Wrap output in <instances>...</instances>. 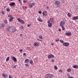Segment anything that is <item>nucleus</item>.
I'll return each mask as SVG.
<instances>
[{"label":"nucleus","instance_id":"a18cd8bd","mask_svg":"<svg viewBox=\"0 0 78 78\" xmlns=\"http://www.w3.org/2000/svg\"><path fill=\"white\" fill-rule=\"evenodd\" d=\"M20 37H23V34H20Z\"/></svg>","mask_w":78,"mask_h":78},{"label":"nucleus","instance_id":"1a4fd4ad","mask_svg":"<svg viewBox=\"0 0 78 78\" xmlns=\"http://www.w3.org/2000/svg\"><path fill=\"white\" fill-rule=\"evenodd\" d=\"M35 5V3H34L32 2V3L30 4L29 5V8H31Z\"/></svg>","mask_w":78,"mask_h":78},{"label":"nucleus","instance_id":"39448f33","mask_svg":"<svg viewBox=\"0 0 78 78\" xmlns=\"http://www.w3.org/2000/svg\"><path fill=\"white\" fill-rule=\"evenodd\" d=\"M54 4L55 5H60V4H61V2H60V1L56 0L54 3Z\"/></svg>","mask_w":78,"mask_h":78},{"label":"nucleus","instance_id":"f8f14e48","mask_svg":"<svg viewBox=\"0 0 78 78\" xmlns=\"http://www.w3.org/2000/svg\"><path fill=\"white\" fill-rule=\"evenodd\" d=\"M64 24H65V22L64 21H61L60 23V26L62 27Z\"/></svg>","mask_w":78,"mask_h":78},{"label":"nucleus","instance_id":"de8ad7c7","mask_svg":"<svg viewBox=\"0 0 78 78\" xmlns=\"http://www.w3.org/2000/svg\"><path fill=\"white\" fill-rule=\"evenodd\" d=\"M31 26V24H28L27 25V27H30Z\"/></svg>","mask_w":78,"mask_h":78},{"label":"nucleus","instance_id":"4468645a","mask_svg":"<svg viewBox=\"0 0 78 78\" xmlns=\"http://www.w3.org/2000/svg\"><path fill=\"white\" fill-rule=\"evenodd\" d=\"M65 34L66 35V36H71L72 33L71 32H67L65 33Z\"/></svg>","mask_w":78,"mask_h":78},{"label":"nucleus","instance_id":"5fc2aeb1","mask_svg":"<svg viewBox=\"0 0 78 78\" xmlns=\"http://www.w3.org/2000/svg\"><path fill=\"white\" fill-rule=\"evenodd\" d=\"M19 2H20V4H22V2H21L20 1Z\"/></svg>","mask_w":78,"mask_h":78},{"label":"nucleus","instance_id":"c756f323","mask_svg":"<svg viewBox=\"0 0 78 78\" xmlns=\"http://www.w3.org/2000/svg\"><path fill=\"white\" fill-rule=\"evenodd\" d=\"M60 42H61L62 44L64 42V41L62 40H60Z\"/></svg>","mask_w":78,"mask_h":78},{"label":"nucleus","instance_id":"7ed1b4c3","mask_svg":"<svg viewBox=\"0 0 78 78\" xmlns=\"http://www.w3.org/2000/svg\"><path fill=\"white\" fill-rule=\"evenodd\" d=\"M17 20L20 23H21V24H24L25 23V22L24 21L20 19V18H18L17 19Z\"/></svg>","mask_w":78,"mask_h":78},{"label":"nucleus","instance_id":"c85d7f7f","mask_svg":"<svg viewBox=\"0 0 78 78\" xmlns=\"http://www.w3.org/2000/svg\"><path fill=\"white\" fill-rule=\"evenodd\" d=\"M67 76L68 78H70V76L69 74H68L67 75Z\"/></svg>","mask_w":78,"mask_h":78},{"label":"nucleus","instance_id":"412c9836","mask_svg":"<svg viewBox=\"0 0 78 78\" xmlns=\"http://www.w3.org/2000/svg\"><path fill=\"white\" fill-rule=\"evenodd\" d=\"M29 61H30V60L28 59H26L25 60V63H28V62H29Z\"/></svg>","mask_w":78,"mask_h":78},{"label":"nucleus","instance_id":"49530a36","mask_svg":"<svg viewBox=\"0 0 78 78\" xmlns=\"http://www.w3.org/2000/svg\"><path fill=\"white\" fill-rule=\"evenodd\" d=\"M58 31L61 32V29H60L58 30Z\"/></svg>","mask_w":78,"mask_h":78},{"label":"nucleus","instance_id":"f03ea898","mask_svg":"<svg viewBox=\"0 0 78 78\" xmlns=\"http://www.w3.org/2000/svg\"><path fill=\"white\" fill-rule=\"evenodd\" d=\"M53 76V74H47L45 75L46 78H52Z\"/></svg>","mask_w":78,"mask_h":78},{"label":"nucleus","instance_id":"4c0bfd02","mask_svg":"<svg viewBox=\"0 0 78 78\" xmlns=\"http://www.w3.org/2000/svg\"><path fill=\"white\" fill-rule=\"evenodd\" d=\"M59 71L60 73H62V71L61 69L59 70Z\"/></svg>","mask_w":78,"mask_h":78},{"label":"nucleus","instance_id":"72a5a7b5","mask_svg":"<svg viewBox=\"0 0 78 78\" xmlns=\"http://www.w3.org/2000/svg\"><path fill=\"white\" fill-rule=\"evenodd\" d=\"M9 57H8L6 59V61H9Z\"/></svg>","mask_w":78,"mask_h":78},{"label":"nucleus","instance_id":"a19ab883","mask_svg":"<svg viewBox=\"0 0 78 78\" xmlns=\"http://www.w3.org/2000/svg\"><path fill=\"white\" fill-rule=\"evenodd\" d=\"M52 62H55V60L54 59H52L51 60Z\"/></svg>","mask_w":78,"mask_h":78},{"label":"nucleus","instance_id":"a878e982","mask_svg":"<svg viewBox=\"0 0 78 78\" xmlns=\"http://www.w3.org/2000/svg\"><path fill=\"white\" fill-rule=\"evenodd\" d=\"M19 28L21 30H23V27L22 26H21Z\"/></svg>","mask_w":78,"mask_h":78},{"label":"nucleus","instance_id":"7c9ffc66","mask_svg":"<svg viewBox=\"0 0 78 78\" xmlns=\"http://www.w3.org/2000/svg\"><path fill=\"white\" fill-rule=\"evenodd\" d=\"M6 11L7 12H9V11H10V9H9V8H7L6 9Z\"/></svg>","mask_w":78,"mask_h":78},{"label":"nucleus","instance_id":"423d86ee","mask_svg":"<svg viewBox=\"0 0 78 78\" xmlns=\"http://www.w3.org/2000/svg\"><path fill=\"white\" fill-rule=\"evenodd\" d=\"M69 44L70 43H69L65 42L63 44V46H65V47H67L69 45Z\"/></svg>","mask_w":78,"mask_h":78},{"label":"nucleus","instance_id":"9b49d317","mask_svg":"<svg viewBox=\"0 0 78 78\" xmlns=\"http://www.w3.org/2000/svg\"><path fill=\"white\" fill-rule=\"evenodd\" d=\"M47 12L46 11H43L42 12L43 16H47Z\"/></svg>","mask_w":78,"mask_h":78},{"label":"nucleus","instance_id":"ea45409f","mask_svg":"<svg viewBox=\"0 0 78 78\" xmlns=\"http://www.w3.org/2000/svg\"><path fill=\"white\" fill-rule=\"evenodd\" d=\"M26 2H27V1L24 0L23 1V3H26Z\"/></svg>","mask_w":78,"mask_h":78},{"label":"nucleus","instance_id":"c9c22d12","mask_svg":"<svg viewBox=\"0 0 78 78\" xmlns=\"http://www.w3.org/2000/svg\"><path fill=\"white\" fill-rule=\"evenodd\" d=\"M9 78H12V77L11 75H10L9 76Z\"/></svg>","mask_w":78,"mask_h":78},{"label":"nucleus","instance_id":"ddd939ff","mask_svg":"<svg viewBox=\"0 0 78 78\" xmlns=\"http://www.w3.org/2000/svg\"><path fill=\"white\" fill-rule=\"evenodd\" d=\"M11 58H12V60H13V61L14 62H17V58L14 56H11Z\"/></svg>","mask_w":78,"mask_h":78},{"label":"nucleus","instance_id":"cd10ccee","mask_svg":"<svg viewBox=\"0 0 78 78\" xmlns=\"http://www.w3.org/2000/svg\"><path fill=\"white\" fill-rule=\"evenodd\" d=\"M25 66H26V67H29V64H25Z\"/></svg>","mask_w":78,"mask_h":78},{"label":"nucleus","instance_id":"603ef678","mask_svg":"<svg viewBox=\"0 0 78 78\" xmlns=\"http://www.w3.org/2000/svg\"><path fill=\"white\" fill-rule=\"evenodd\" d=\"M47 9H48L49 8V7L48 6H47Z\"/></svg>","mask_w":78,"mask_h":78},{"label":"nucleus","instance_id":"b1692460","mask_svg":"<svg viewBox=\"0 0 78 78\" xmlns=\"http://www.w3.org/2000/svg\"><path fill=\"white\" fill-rule=\"evenodd\" d=\"M70 71H71V69H70V68H69L67 69V72H70Z\"/></svg>","mask_w":78,"mask_h":78},{"label":"nucleus","instance_id":"79ce46f5","mask_svg":"<svg viewBox=\"0 0 78 78\" xmlns=\"http://www.w3.org/2000/svg\"><path fill=\"white\" fill-rule=\"evenodd\" d=\"M38 13L39 14H41L42 13V12L41 11H38Z\"/></svg>","mask_w":78,"mask_h":78},{"label":"nucleus","instance_id":"dca6fc26","mask_svg":"<svg viewBox=\"0 0 78 78\" xmlns=\"http://www.w3.org/2000/svg\"><path fill=\"white\" fill-rule=\"evenodd\" d=\"M2 76L5 78H7L8 77V75L6 74V73L2 74Z\"/></svg>","mask_w":78,"mask_h":78},{"label":"nucleus","instance_id":"6ab92c4d","mask_svg":"<svg viewBox=\"0 0 78 78\" xmlns=\"http://www.w3.org/2000/svg\"><path fill=\"white\" fill-rule=\"evenodd\" d=\"M39 43H34V45L35 46V47H37L39 45Z\"/></svg>","mask_w":78,"mask_h":78},{"label":"nucleus","instance_id":"f257e3e1","mask_svg":"<svg viewBox=\"0 0 78 78\" xmlns=\"http://www.w3.org/2000/svg\"><path fill=\"white\" fill-rule=\"evenodd\" d=\"M6 30L7 31H9V32H10V33H14L17 31L16 28L12 26L7 27L6 28Z\"/></svg>","mask_w":78,"mask_h":78},{"label":"nucleus","instance_id":"bb28decb","mask_svg":"<svg viewBox=\"0 0 78 78\" xmlns=\"http://www.w3.org/2000/svg\"><path fill=\"white\" fill-rule=\"evenodd\" d=\"M4 22L5 24H6L7 23V20H5L4 21Z\"/></svg>","mask_w":78,"mask_h":78},{"label":"nucleus","instance_id":"f3484780","mask_svg":"<svg viewBox=\"0 0 78 78\" xmlns=\"http://www.w3.org/2000/svg\"><path fill=\"white\" fill-rule=\"evenodd\" d=\"M5 27V24H2L0 26V29H2V28H3V27Z\"/></svg>","mask_w":78,"mask_h":78},{"label":"nucleus","instance_id":"c03bdc74","mask_svg":"<svg viewBox=\"0 0 78 78\" xmlns=\"http://www.w3.org/2000/svg\"><path fill=\"white\" fill-rule=\"evenodd\" d=\"M23 51V49H20V52H22Z\"/></svg>","mask_w":78,"mask_h":78},{"label":"nucleus","instance_id":"f704fd0d","mask_svg":"<svg viewBox=\"0 0 78 78\" xmlns=\"http://www.w3.org/2000/svg\"><path fill=\"white\" fill-rule=\"evenodd\" d=\"M62 30H63V31H64V30H65V28L64 27V26H62Z\"/></svg>","mask_w":78,"mask_h":78},{"label":"nucleus","instance_id":"20e7f679","mask_svg":"<svg viewBox=\"0 0 78 78\" xmlns=\"http://www.w3.org/2000/svg\"><path fill=\"white\" fill-rule=\"evenodd\" d=\"M8 17L10 18L9 20V22H12V20L14 19V18L12 17V15H9L8 16Z\"/></svg>","mask_w":78,"mask_h":78},{"label":"nucleus","instance_id":"0eeeda50","mask_svg":"<svg viewBox=\"0 0 78 78\" xmlns=\"http://www.w3.org/2000/svg\"><path fill=\"white\" fill-rule=\"evenodd\" d=\"M48 27H52V23H50V21H48Z\"/></svg>","mask_w":78,"mask_h":78},{"label":"nucleus","instance_id":"9d476101","mask_svg":"<svg viewBox=\"0 0 78 78\" xmlns=\"http://www.w3.org/2000/svg\"><path fill=\"white\" fill-rule=\"evenodd\" d=\"M16 5V3L15 2H12L9 4V5L10 6H14Z\"/></svg>","mask_w":78,"mask_h":78},{"label":"nucleus","instance_id":"aec40b11","mask_svg":"<svg viewBox=\"0 0 78 78\" xmlns=\"http://www.w3.org/2000/svg\"><path fill=\"white\" fill-rule=\"evenodd\" d=\"M73 67L75 69H78V65H75L73 66Z\"/></svg>","mask_w":78,"mask_h":78},{"label":"nucleus","instance_id":"6e6552de","mask_svg":"<svg viewBox=\"0 0 78 78\" xmlns=\"http://www.w3.org/2000/svg\"><path fill=\"white\" fill-rule=\"evenodd\" d=\"M52 58H54V55L52 54L48 55V59H51Z\"/></svg>","mask_w":78,"mask_h":78},{"label":"nucleus","instance_id":"58836bf2","mask_svg":"<svg viewBox=\"0 0 78 78\" xmlns=\"http://www.w3.org/2000/svg\"><path fill=\"white\" fill-rule=\"evenodd\" d=\"M59 40V39H55V42H57V41H58Z\"/></svg>","mask_w":78,"mask_h":78},{"label":"nucleus","instance_id":"4be33fe9","mask_svg":"<svg viewBox=\"0 0 78 78\" xmlns=\"http://www.w3.org/2000/svg\"><path fill=\"white\" fill-rule=\"evenodd\" d=\"M68 17H71V13H68Z\"/></svg>","mask_w":78,"mask_h":78},{"label":"nucleus","instance_id":"5701e85b","mask_svg":"<svg viewBox=\"0 0 78 78\" xmlns=\"http://www.w3.org/2000/svg\"><path fill=\"white\" fill-rule=\"evenodd\" d=\"M30 64H33V61L31 59L30 60Z\"/></svg>","mask_w":78,"mask_h":78},{"label":"nucleus","instance_id":"09e8293b","mask_svg":"<svg viewBox=\"0 0 78 78\" xmlns=\"http://www.w3.org/2000/svg\"><path fill=\"white\" fill-rule=\"evenodd\" d=\"M23 9L25 10V7L24 6H23Z\"/></svg>","mask_w":78,"mask_h":78},{"label":"nucleus","instance_id":"8fccbe9b","mask_svg":"<svg viewBox=\"0 0 78 78\" xmlns=\"http://www.w3.org/2000/svg\"><path fill=\"white\" fill-rule=\"evenodd\" d=\"M37 40H38V41H41V40H39L38 38L37 39Z\"/></svg>","mask_w":78,"mask_h":78},{"label":"nucleus","instance_id":"2f4dec72","mask_svg":"<svg viewBox=\"0 0 78 78\" xmlns=\"http://www.w3.org/2000/svg\"><path fill=\"white\" fill-rule=\"evenodd\" d=\"M54 69L56 70H57V69H58V67H57L56 66H54Z\"/></svg>","mask_w":78,"mask_h":78},{"label":"nucleus","instance_id":"4d7b16f0","mask_svg":"<svg viewBox=\"0 0 78 78\" xmlns=\"http://www.w3.org/2000/svg\"><path fill=\"white\" fill-rule=\"evenodd\" d=\"M21 1V0H18V2H20Z\"/></svg>","mask_w":78,"mask_h":78},{"label":"nucleus","instance_id":"864d4df0","mask_svg":"<svg viewBox=\"0 0 78 78\" xmlns=\"http://www.w3.org/2000/svg\"><path fill=\"white\" fill-rule=\"evenodd\" d=\"M16 66H14V68H16Z\"/></svg>","mask_w":78,"mask_h":78},{"label":"nucleus","instance_id":"37998d69","mask_svg":"<svg viewBox=\"0 0 78 78\" xmlns=\"http://www.w3.org/2000/svg\"><path fill=\"white\" fill-rule=\"evenodd\" d=\"M23 56H26V55H27V53H24L23 54Z\"/></svg>","mask_w":78,"mask_h":78},{"label":"nucleus","instance_id":"393cba45","mask_svg":"<svg viewBox=\"0 0 78 78\" xmlns=\"http://www.w3.org/2000/svg\"><path fill=\"white\" fill-rule=\"evenodd\" d=\"M53 20V18H51V19H50V20H49L50 22H51Z\"/></svg>","mask_w":78,"mask_h":78},{"label":"nucleus","instance_id":"473e14b6","mask_svg":"<svg viewBox=\"0 0 78 78\" xmlns=\"http://www.w3.org/2000/svg\"><path fill=\"white\" fill-rule=\"evenodd\" d=\"M38 37L39 39H42V36H39Z\"/></svg>","mask_w":78,"mask_h":78},{"label":"nucleus","instance_id":"2eb2a0df","mask_svg":"<svg viewBox=\"0 0 78 78\" xmlns=\"http://www.w3.org/2000/svg\"><path fill=\"white\" fill-rule=\"evenodd\" d=\"M37 20L39 22H43V21L41 19V18L40 17H39L38 18H37Z\"/></svg>","mask_w":78,"mask_h":78},{"label":"nucleus","instance_id":"3c124183","mask_svg":"<svg viewBox=\"0 0 78 78\" xmlns=\"http://www.w3.org/2000/svg\"><path fill=\"white\" fill-rule=\"evenodd\" d=\"M51 45H54V44L53 43H51Z\"/></svg>","mask_w":78,"mask_h":78},{"label":"nucleus","instance_id":"13d9d810","mask_svg":"<svg viewBox=\"0 0 78 78\" xmlns=\"http://www.w3.org/2000/svg\"><path fill=\"white\" fill-rule=\"evenodd\" d=\"M12 0H10V1H12Z\"/></svg>","mask_w":78,"mask_h":78},{"label":"nucleus","instance_id":"a211bd4d","mask_svg":"<svg viewBox=\"0 0 78 78\" xmlns=\"http://www.w3.org/2000/svg\"><path fill=\"white\" fill-rule=\"evenodd\" d=\"M77 19H78V16L74 17L72 20H77Z\"/></svg>","mask_w":78,"mask_h":78},{"label":"nucleus","instance_id":"e433bc0d","mask_svg":"<svg viewBox=\"0 0 78 78\" xmlns=\"http://www.w3.org/2000/svg\"><path fill=\"white\" fill-rule=\"evenodd\" d=\"M1 13L2 14H5V12H4L3 11H2V12Z\"/></svg>","mask_w":78,"mask_h":78},{"label":"nucleus","instance_id":"6e6d98bb","mask_svg":"<svg viewBox=\"0 0 78 78\" xmlns=\"http://www.w3.org/2000/svg\"><path fill=\"white\" fill-rule=\"evenodd\" d=\"M69 78H73V77H69Z\"/></svg>","mask_w":78,"mask_h":78}]
</instances>
